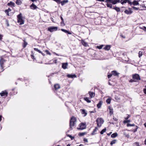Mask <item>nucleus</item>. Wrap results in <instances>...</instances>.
Returning <instances> with one entry per match:
<instances>
[{
    "label": "nucleus",
    "mask_w": 146,
    "mask_h": 146,
    "mask_svg": "<svg viewBox=\"0 0 146 146\" xmlns=\"http://www.w3.org/2000/svg\"><path fill=\"white\" fill-rule=\"evenodd\" d=\"M133 4L134 5H139V3L138 1L134 0L133 2Z\"/></svg>",
    "instance_id": "nucleus-34"
},
{
    "label": "nucleus",
    "mask_w": 146,
    "mask_h": 146,
    "mask_svg": "<svg viewBox=\"0 0 146 146\" xmlns=\"http://www.w3.org/2000/svg\"><path fill=\"white\" fill-rule=\"evenodd\" d=\"M16 3L17 5H21V4L22 3V2L21 1H17L16 0Z\"/></svg>",
    "instance_id": "nucleus-37"
},
{
    "label": "nucleus",
    "mask_w": 146,
    "mask_h": 146,
    "mask_svg": "<svg viewBox=\"0 0 146 146\" xmlns=\"http://www.w3.org/2000/svg\"><path fill=\"white\" fill-rule=\"evenodd\" d=\"M66 135L67 137H70L71 140H73L74 139V137L72 136L71 135L68 134H67Z\"/></svg>",
    "instance_id": "nucleus-39"
},
{
    "label": "nucleus",
    "mask_w": 146,
    "mask_h": 146,
    "mask_svg": "<svg viewBox=\"0 0 146 146\" xmlns=\"http://www.w3.org/2000/svg\"><path fill=\"white\" fill-rule=\"evenodd\" d=\"M23 41L24 42L23 43V48H25L26 47V46L28 44V43L26 41L25 39H24L23 40Z\"/></svg>",
    "instance_id": "nucleus-25"
},
{
    "label": "nucleus",
    "mask_w": 146,
    "mask_h": 146,
    "mask_svg": "<svg viewBox=\"0 0 146 146\" xmlns=\"http://www.w3.org/2000/svg\"><path fill=\"white\" fill-rule=\"evenodd\" d=\"M86 132H82V133H78V135L80 136H82L86 134Z\"/></svg>",
    "instance_id": "nucleus-36"
},
{
    "label": "nucleus",
    "mask_w": 146,
    "mask_h": 146,
    "mask_svg": "<svg viewBox=\"0 0 146 146\" xmlns=\"http://www.w3.org/2000/svg\"><path fill=\"white\" fill-rule=\"evenodd\" d=\"M30 8L33 10H35L38 8L36 5H35L34 3H33L30 6Z\"/></svg>",
    "instance_id": "nucleus-14"
},
{
    "label": "nucleus",
    "mask_w": 146,
    "mask_h": 146,
    "mask_svg": "<svg viewBox=\"0 0 146 146\" xmlns=\"http://www.w3.org/2000/svg\"><path fill=\"white\" fill-rule=\"evenodd\" d=\"M103 102L101 101H100L98 104L97 105V106L98 108H100Z\"/></svg>",
    "instance_id": "nucleus-28"
},
{
    "label": "nucleus",
    "mask_w": 146,
    "mask_h": 146,
    "mask_svg": "<svg viewBox=\"0 0 146 146\" xmlns=\"http://www.w3.org/2000/svg\"><path fill=\"white\" fill-rule=\"evenodd\" d=\"M17 22L20 23V25L24 24V21L23 19L22 14L20 13L19 15L17 16Z\"/></svg>",
    "instance_id": "nucleus-3"
},
{
    "label": "nucleus",
    "mask_w": 146,
    "mask_h": 146,
    "mask_svg": "<svg viewBox=\"0 0 146 146\" xmlns=\"http://www.w3.org/2000/svg\"><path fill=\"white\" fill-rule=\"evenodd\" d=\"M96 1L102 2H105V1L104 0H96Z\"/></svg>",
    "instance_id": "nucleus-62"
},
{
    "label": "nucleus",
    "mask_w": 146,
    "mask_h": 146,
    "mask_svg": "<svg viewBox=\"0 0 146 146\" xmlns=\"http://www.w3.org/2000/svg\"><path fill=\"white\" fill-rule=\"evenodd\" d=\"M78 39L79 41H81V43L82 45H83L85 47H87L88 46V43L85 42V41L83 40L82 39H81V40H80L79 39Z\"/></svg>",
    "instance_id": "nucleus-11"
},
{
    "label": "nucleus",
    "mask_w": 146,
    "mask_h": 146,
    "mask_svg": "<svg viewBox=\"0 0 146 146\" xmlns=\"http://www.w3.org/2000/svg\"><path fill=\"white\" fill-rule=\"evenodd\" d=\"M108 109L110 110L109 114L111 116L113 113V110L112 108H111L110 106H109Z\"/></svg>",
    "instance_id": "nucleus-13"
},
{
    "label": "nucleus",
    "mask_w": 146,
    "mask_h": 146,
    "mask_svg": "<svg viewBox=\"0 0 146 146\" xmlns=\"http://www.w3.org/2000/svg\"><path fill=\"white\" fill-rule=\"evenodd\" d=\"M84 100L86 101L88 103H90L91 102V101L89 99V98L88 97H84Z\"/></svg>",
    "instance_id": "nucleus-30"
},
{
    "label": "nucleus",
    "mask_w": 146,
    "mask_h": 146,
    "mask_svg": "<svg viewBox=\"0 0 146 146\" xmlns=\"http://www.w3.org/2000/svg\"><path fill=\"white\" fill-rule=\"evenodd\" d=\"M104 45H101L100 46H96V48L99 49H102L104 46Z\"/></svg>",
    "instance_id": "nucleus-43"
},
{
    "label": "nucleus",
    "mask_w": 146,
    "mask_h": 146,
    "mask_svg": "<svg viewBox=\"0 0 146 146\" xmlns=\"http://www.w3.org/2000/svg\"><path fill=\"white\" fill-rule=\"evenodd\" d=\"M143 52L142 51H139V52L138 54H139V58H140L143 54Z\"/></svg>",
    "instance_id": "nucleus-44"
},
{
    "label": "nucleus",
    "mask_w": 146,
    "mask_h": 146,
    "mask_svg": "<svg viewBox=\"0 0 146 146\" xmlns=\"http://www.w3.org/2000/svg\"><path fill=\"white\" fill-rule=\"evenodd\" d=\"M120 36L121 37H122L123 38H125V36H124L123 35H121Z\"/></svg>",
    "instance_id": "nucleus-60"
},
{
    "label": "nucleus",
    "mask_w": 146,
    "mask_h": 146,
    "mask_svg": "<svg viewBox=\"0 0 146 146\" xmlns=\"http://www.w3.org/2000/svg\"><path fill=\"white\" fill-rule=\"evenodd\" d=\"M132 78L133 79L137 81V82L138 81L141 80V78L139 75L137 74H133L132 75Z\"/></svg>",
    "instance_id": "nucleus-6"
},
{
    "label": "nucleus",
    "mask_w": 146,
    "mask_h": 146,
    "mask_svg": "<svg viewBox=\"0 0 146 146\" xmlns=\"http://www.w3.org/2000/svg\"><path fill=\"white\" fill-rule=\"evenodd\" d=\"M34 49L36 51L38 52L39 50H38V48H34Z\"/></svg>",
    "instance_id": "nucleus-58"
},
{
    "label": "nucleus",
    "mask_w": 146,
    "mask_h": 146,
    "mask_svg": "<svg viewBox=\"0 0 146 146\" xmlns=\"http://www.w3.org/2000/svg\"><path fill=\"white\" fill-rule=\"evenodd\" d=\"M113 9L115 10L117 12H119L120 11V9L119 7H116V5L112 6Z\"/></svg>",
    "instance_id": "nucleus-12"
},
{
    "label": "nucleus",
    "mask_w": 146,
    "mask_h": 146,
    "mask_svg": "<svg viewBox=\"0 0 146 146\" xmlns=\"http://www.w3.org/2000/svg\"><path fill=\"white\" fill-rule=\"evenodd\" d=\"M130 122V120H127L126 119V120H124L123 121V123H128L129 122Z\"/></svg>",
    "instance_id": "nucleus-47"
},
{
    "label": "nucleus",
    "mask_w": 146,
    "mask_h": 146,
    "mask_svg": "<svg viewBox=\"0 0 146 146\" xmlns=\"http://www.w3.org/2000/svg\"><path fill=\"white\" fill-rule=\"evenodd\" d=\"M139 143L138 142H135L133 143V146H139Z\"/></svg>",
    "instance_id": "nucleus-41"
},
{
    "label": "nucleus",
    "mask_w": 146,
    "mask_h": 146,
    "mask_svg": "<svg viewBox=\"0 0 146 146\" xmlns=\"http://www.w3.org/2000/svg\"><path fill=\"white\" fill-rule=\"evenodd\" d=\"M130 117V115H128V116L126 118H125V119H128V118Z\"/></svg>",
    "instance_id": "nucleus-56"
},
{
    "label": "nucleus",
    "mask_w": 146,
    "mask_h": 146,
    "mask_svg": "<svg viewBox=\"0 0 146 146\" xmlns=\"http://www.w3.org/2000/svg\"><path fill=\"white\" fill-rule=\"evenodd\" d=\"M116 141L117 140L116 139H114L111 141L110 144L112 145L113 144H115Z\"/></svg>",
    "instance_id": "nucleus-40"
},
{
    "label": "nucleus",
    "mask_w": 146,
    "mask_h": 146,
    "mask_svg": "<svg viewBox=\"0 0 146 146\" xmlns=\"http://www.w3.org/2000/svg\"><path fill=\"white\" fill-rule=\"evenodd\" d=\"M8 94V93L6 90L2 91L0 93V95L1 97H6L7 96Z\"/></svg>",
    "instance_id": "nucleus-10"
},
{
    "label": "nucleus",
    "mask_w": 146,
    "mask_h": 146,
    "mask_svg": "<svg viewBox=\"0 0 146 146\" xmlns=\"http://www.w3.org/2000/svg\"><path fill=\"white\" fill-rule=\"evenodd\" d=\"M91 113H95L96 112V111L95 109H94V110L91 111L90 112Z\"/></svg>",
    "instance_id": "nucleus-57"
},
{
    "label": "nucleus",
    "mask_w": 146,
    "mask_h": 146,
    "mask_svg": "<svg viewBox=\"0 0 146 146\" xmlns=\"http://www.w3.org/2000/svg\"><path fill=\"white\" fill-rule=\"evenodd\" d=\"M54 1L56 2L58 4L60 3L61 0H53Z\"/></svg>",
    "instance_id": "nucleus-46"
},
{
    "label": "nucleus",
    "mask_w": 146,
    "mask_h": 146,
    "mask_svg": "<svg viewBox=\"0 0 146 146\" xmlns=\"http://www.w3.org/2000/svg\"><path fill=\"white\" fill-rule=\"evenodd\" d=\"M133 11H129L127 9L125 10L124 11L125 13L127 15H130L133 13Z\"/></svg>",
    "instance_id": "nucleus-19"
},
{
    "label": "nucleus",
    "mask_w": 146,
    "mask_h": 146,
    "mask_svg": "<svg viewBox=\"0 0 146 146\" xmlns=\"http://www.w3.org/2000/svg\"><path fill=\"white\" fill-rule=\"evenodd\" d=\"M98 128L97 127H96L95 129L93 130V131L91 134V135H93L96 134V132L97 131Z\"/></svg>",
    "instance_id": "nucleus-15"
},
{
    "label": "nucleus",
    "mask_w": 146,
    "mask_h": 146,
    "mask_svg": "<svg viewBox=\"0 0 146 146\" xmlns=\"http://www.w3.org/2000/svg\"><path fill=\"white\" fill-rule=\"evenodd\" d=\"M45 52H46V54H49V55H50L51 54V53H50L49 51L48 50H45Z\"/></svg>",
    "instance_id": "nucleus-48"
},
{
    "label": "nucleus",
    "mask_w": 146,
    "mask_h": 146,
    "mask_svg": "<svg viewBox=\"0 0 146 146\" xmlns=\"http://www.w3.org/2000/svg\"><path fill=\"white\" fill-rule=\"evenodd\" d=\"M127 3L129 4H130V5H131L132 4H133V2L132 3L131 1H130L129 0H128V1Z\"/></svg>",
    "instance_id": "nucleus-53"
},
{
    "label": "nucleus",
    "mask_w": 146,
    "mask_h": 146,
    "mask_svg": "<svg viewBox=\"0 0 146 146\" xmlns=\"http://www.w3.org/2000/svg\"><path fill=\"white\" fill-rule=\"evenodd\" d=\"M67 76L68 78H76V75L75 74H68L67 75Z\"/></svg>",
    "instance_id": "nucleus-16"
},
{
    "label": "nucleus",
    "mask_w": 146,
    "mask_h": 146,
    "mask_svg": "<svg viewBox=\"0 0 146 146\" xmlns=\"http://www.w3.org/2000/svg\"><path fill=\"white\" fill-rule=\"evenodd\" d=\"M58 28L57 27H51L48 28V31L50 32L56 31L58 30Z\"/></svg>",
    "instance_id": "nucleus-8"
},
{
    "label": "nucleus",
    "mask_w": 146,
    "mask_h": 146,
    "mask_svg": "<svg viewBox=\"0 0 146 146\" xmlns=\"http://www.w3.org/2000/svg\"><path fill=\"white\" fill-rule=\"evenodd\" d=\"M111 133H112L111 132H110L109 133H108L107 135H108L109 136V135H110L111 134Z\"/></svg>",
    "instance_id": "nucleus-64"
},
{
    "label": "nucleus",
    "mask_w": 146,
    "mask_h": 146,
    "mask_svg": "<svg viewBox=\"0 0 146 146\" xmlns=\"http://www.w3.org/2000/svg\"><path fill=\"white\" fill-rule=\"evenodd\" d=\"M118 135V134L117 133H113L111 135V137L112 138H114L117 136Z\"/></svg>",
    "instance_id": "nucleus-33"
},
{
    "label": "nucleus",
    "mask_w": 146,
    "mask_h": 146,
    "mask_svg": "<svg viewBox=\"0 0 146 146\" xmlns=\"http://www.w3.org/2000/svg\"><path fill=\"white\" fill-rule=\"evenodd\" d=\"M132 8L135 10H137L139 9V8H137L134 6L132 7Z\"/></svg>",
    "instance_id": "nucleus-49"
},
{
    "label": "nucleus",
    "mask_w": 146,
    "mask_h": 146,
    "mask_svg": "<svg viewBox=\"0 0 146 146\" xmlns=\"http://www.w3.org/2000/svg\"><path fill=\"white\" fill-rule=\"evenodd\" d=\"M113 119L114 121H116L117 120V118L116 117H114L113 118Z\"/></svg>",
    "instance_id": "nucleus-59"
},
{
    "label": "nucleus",
    "mask_w": 146,
    "mask_h": 146,
    "mask_svg": "<svg viewBox=\"0 0 146 146\" xmlns=\"http://www.w3.org/2000/svg\"><path fill=\"white\" fill-rule=\"evenodd\" d=\"M133 126H135V129H133V130H132V131L133 132L135 133V132H136L137 131V129L139 127L135 125L134 124H130L129 123H128L127 124V127Z\"/></svg>",
    "instance_id": "nucleus-7"
},
{
    "label": "nucleus",
    "mask_w": 146,
    "mask_h": 146,
    "mask_svg": "<svg viewBox=\"0 0 146 146\" xmlns=\"http://www.w3.org/2000/svg\"><path fill=\"white\" fill-rule=\"evenodd\" d=\"M129 82L130 83L134 82H137V81H136V80H135L134 79H131L129 81Z\"/></svg>",
    "instance_id": "nucleus-45"
},
{
    "label": "nucleus",
    "mask_w": 146,
    "mask_h": 146,
    "mask_svg": "<svg viewBox=\"0 0 146 146\" xmlns=\"http://www.w3.org/2000/svg\"><path fill=\"white\" fill-rule=\"evenodd\" d=\"M3 35L1 34H0V41H2L3 39Z\"/></svg>",
    "instance_id": "nucleus-52"
},
{
    "label": "nucleus",
    "mask_w": 146,
    "mask_h": 146,
    "mask_svg": "<svg viewBox=\"0 0 146 146\" xmlns=\"http://www.w3.org/2000/svg\"><path fill=\"white\" fill-rule=\"evenodd\" d=\"M6 62V60L3 58H1L0 60V66L1 68L3 69V64Z\"/></svg>",
    "instance_id": "nucleus-9"
},
{
    "label": "nucleus",
    "mask_w": 146,
    "mask_h": 146,
    "mask_svg": "<svg viewBox=\"0 0 146 146\" xmlns=\"http://www.w3.org/2000/svg\"><path fill=\"white\" fill-rule=\"evenodd\" d=\"M111 73H112V75H113L114 76H118L119 74V73H118L115 70H113L112 71Z\"/></svg>",
    "instance_id": "nucleus-24"
},
{
    "label": "nucleus",
    "mask_w": 146,
    "mask_h": 146,
    "mask_svg": "<svg viewBox=\"0 0 146 146\" xmlns=\"http://www.w3.org/2000/svg\"><path fill=\"white\" fill-rule=\"evenodd\" d=\"M120 0H106L105 2L107 3L106 5L108 7L112 8V5H115L120 3Z\"/></svg>",
    "instance_id": "nucleus-1"
},
{
    "label": "nucleus",
    "mask_w": 146,
    "mask_h": 146,
    "mask_svg": "<svg viewBox=\"0 0 146 146\" xmlns=\"http://www.w3.org/2000/svg\"><path fill=\"white\" fill-rule=\"evenodd\" d=\"M57 63V60L56 59H55L53 61V62L52 63H45L46 64H53L54 63Z\"/></svg>",
    "instance_id": "nucleus-35"
},
{
    "label": "nucleus",
    "mask_w": 146,
    "mask_h": 146,
    "mask_svg": "<svg viewBox=\"0 0 146 146\" xmlns=\"http://www.w3.org/2000/svg\"><path fill=\"white\" fill-rule=\"evenodd\" d=\"M76 121V119L75 117L72 116L70 121V129H72V127L74 126L75 124V122Z\"/></svg>",
    "instance_id": "nucleus-2"
},
{
    "label": "nucleus",
    "mask_w": 146,
    "mask_h": 146,
    "mask_svg": "<svg viewBox=\"0 0 146 146\" xmlns=\"http://www.w3.org/2000/svg\"><path fill=\"white\" fill-rule=\"evenodd\" d=\"M88 94L90 95V98L94 97L95 95V94L94 92L91 91H89L88 92Z\"/></svg>",
    "instance_id": "nucleus-17"
},
{
    "label": "nucleus",
    "mask_w": 146,
    "mask_h": 146,
    "mask_svg": "<svg viewBox=\"0 0 146 146\" xmlns=\"http://www.w3.org/2000/svg\"><path fill=\"white\" fill-rule=\"evenodd\" d=\"M60 19L61 20V21L60 22L61 25L62 26H64L65 25V24L64 23V20L62 17L60 16Z\"/></svg>",
    "instance_id": "nucleus-20"
},
{
    "label": "nucleus",
    "mask_w": 146,
    "mask_h": 146,
    "mask_svg": "<svg viewBox=\"0 0 146 146\" xmlns=\"http://www.w3.org/2000/svg\"><path fill=\"white\" fill-rule=\"evenodd\" d=\"M84 141L85 142H88L87 139L84 138Z\"/></svg>",
    "instance_id": "nucleus-55"
},
{
    "label": "nucleus",
    "mask_w": 146,
    "mask_h": 146,
    "mask_svg": "<svg viewBox=\"0 0 146 146\" xmlns=\"http://www.w3.org/2000/svg\"><path fill=\"white\" fill-rule=\"evenodd\" d=\"M106 130V128H105L104 129H103L100 132V133L101 134H103L105 132Z\"/></svg>",
    "instance_id": "nucleus-38"
},
{
    "label": "nucleus",
    "mask_w": 146,
    "mask_h": 146,
    "mask_svg": "<svg viewBox=\"0 0 146 146\" xmlns=\"http://www.w3.org/2000/svg\"><path fill=\"white\" fill-rule=\"evenodd\" d=\"M140 29L143 30L145 31H146V27L145 26H143L142 28H141V27H140Z\"/></svg>",
    "instance_id": "nucleus-50"
},
{
    "label": "nucleus",
    "mask_w": 146,
    "mask_h": 146,
    "mask_svg": "<svg viewBox=\"0 0 146 146\" xmlns=\"http://www.w3.org/2000/svg\"><path fill=\"white\" fill-rule=\"evenodd\" d=\"M96 121L97 126L100 127L102 125L104 121L102 118L98 117Z\"/></svg>",
    "instance_id": "nucleus-4"
},
{
    "label": "nucleus",
    "mask_w": 146,
    "mask_h": 146,
    "mask_svg": "<svg viewBox=\"0 0 146 146\" xmlns=\"http://www.w3.org/2000/svg\"><path fill=\"white\" fill-rule=\"evenodd\" d=\"M6 21H7V27H8L9 26V22H8V21L7 20Z\"/></svg>",
    "instance_id": "nucleus-61"
},
{
    "label": "nucleus",
    "mask_w": 146,
    "mask_h": 146,
    "mask_svg": "<svg viewBox=\"0 0 146 146\" xmlns=\"http://www.w3.org/2000/svg\"><path fill=\"white\" fill-rule=\"evenodd\" d=\"M7 5L9 7H15V4L14 3L10 1L9 3L7 4Z\"/></svg>",
    "instance_id": "nucleus-23"
},
{
    "label": "nucleus",
    "mask_w": 146,
    "mask_h": 146,
    "mask_svg": "<svg viewBox=\"0 0 146 146\" xmlns=\"http://www.w3.org/2000/svg\"><path fill=\"white\" fill-rule=\"evenodd\" d=\"M111 48L110 45H106L103 49L106 50H110Z\"/></svg>",
    "instance_id": "nucleus-21"
},
{
    "label": "nucleus",
    "mask_w": 146,
    "mask_h": 146,
    "mask_svg": "<svg viewBox=\"0 0 146 146\" xmlns=\"http://www.w3.org/2000/svg\"><path fill=\"white\" fill-rule=\"evenodd\" d=\"M68 63H63L62 64V68L64 69H66L67 68Z\"/></svg>",
    "instance_id": "nucleus-18"
},
{
    "label": "nucleus",
    "mask_w": 146,
    "mask_h": 146,
    "mask_svg": "<svg viewBox=\"0 0 146 146\" xmlns=\"http://www.w3.org/2000/svg\"><path fill=\"white\" fill-rule=\"evenodd\" d=\"M143 92L145 94H146V88H145L143 89Z\"/></svg>",
    "instance_id": "nucleus-54"
},
{
    "label": "nucleus",
    "mask_w": 146,
    "mask_h": 146,
    "mask_svg": "<svg viewBox=\"0 0 146 146\" xmlns=\"http://www.w3.org/2000/svg\"><path fill=\"white\" fill-rule=\"evenodd\" d=\"M68 2V0H64L62 1H61L60 3H61V5L62 6H63L65 4H66V3H67Z\"/></svg>",
    "instance_id": "nucleus-31"
},
{
    "label": "nucleus",
    "mask_w": 146,
    "mask_h": 146,
    "mask_svg": "<svg viewBox=\"0 0 146 146\" xmlns=\"http://www.w3.org/2000/svg\"><path fill=\"white\" fill-rule=\"evenodd\" d=\"M129 0H120V3L122 5H123L127 3Z\"/></svg>",
    "instance_id": "nucleus-27"
},
{
    "label": "nucleus",
    "mask_w": 146,
    "mask_h": 146,
    "mask_svg": "<svg viewBox=\"0 0 146 146\" xmlns=\"http://www.w3.org/2000/svg\"><path fill=\"white\" fill-rule=\"evenodd\" d=\"M31 56L32 59H33V61H36L35 58V56L33 55V51L31 52Z\"/></svg>",
    "instance_id": "nucleus-29"
},
{
    "label": "nucleus",
    "mask_w": 146,
    "mask_h": 146,
    "mask_svg": "<svg viewBox=\"0 0 146 146\" xmlns=\"http://www.w3.org/2000/svg\"><path fill=\"white\" fill-rule=\"evenodd\" d=\"M54 88L56 90H57L60 88V86L59 84H56L54 85Z\"/></svg>",
    "instance_id": "nucleus-22"
},
{
    "label": "nucleus",
    "mask_w": 146,
    "mask_h": 146,
    "mask_svg": "<svg viewBox=\"0 0 146 146\" xmlns=\"http://www.w3.org/2000/svg\"><path fill=\"white\" fill-rule=\"evenodd\" d=\"M112 73H111V74H108V78H110L112 76Z\"/></svg>",
    "instance_id": "nucleus-51"
},
{
    "label": "nucleus",
    "mask_w": 146,
    "mask_h": 146,
    "mask_svg": "<svg viewBox=\"0 0 146 146\" xmlns=\"http://www.w3.org/2000/svg\"><path fill=\"white\" fill-rule=\"evenodd\" d=\"M82 114H84L85 116H86L87 114V113L86 112L84 109H81L80 110Z\"/></svg>",
    "instance_id": "nucleus-32"
},
{
    "label": "nucleus",
    "mask_w": 146,
    "mask_h": 146,
    "mask_svg": "<svg viewBox=\"0 0 146 146\" xmlns=\"http://www.w3.org/2000/svg\"><path fill=\"white\" fill-rule=\"evenodd\" d=\"M61 30L62 31H63L66 33H67L68 34H69V35L71 34V33L70 32L67 31V30H65V29H61Z\"/></svg>",
    "instance_id": "nucleus-26"
},
{
    "label": "nucleus",
    "mask_w": 146,
    "mask_h": 146,
    "mask_svg": "<svg viewBox=\"0 0 146 146\" xmlns=\"http://www.w3.org/2000/svg\"><path fill=\"white\" fill-rule=\"evenodd\" d=\"M7 10H8V11H9V12L11 11V10L10 9V8H9Z\"/></svg>",
    "instance_id": "nucleus-63"
},
{
    "label": "nucleus",
    "mask_w": 146,
    "mask_h": 146,
    "mask_svg": "<svg viewBox=\"0 0 146 146\" xmlns=\"http://www.w3.org/2000/svg\"><path fill=\"white\" fill-rule=\"evenodd\" d=\"M111 99L110 98H108L106 100V102L108 104H110L111 102Z\"/></svg>",
    "instance_id": "nucleus-42"
},
{
    "label": "nucleus",
    "mask_w": 146,
    "mask_h": 146,
    "mask_svg": "<svg viewBox=\"0 0 146 146\" xmlns=\"http://www.w3.org/2000/svg\"><path fill=\"white\" fill-rule=\"evenodd\" d=\"M80 127H77V129L79 130H82L86 129V123H81L79 125Z\"/></svg>",
    "instance_id": "nucleus-5"
}]
</instances>
